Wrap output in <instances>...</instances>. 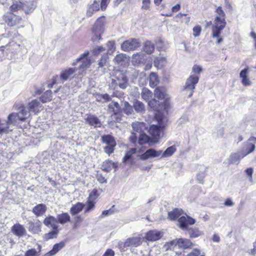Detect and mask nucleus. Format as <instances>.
I'll return each instance as SVG.
<instances>
[{"instance_id": "nucleus-1", "label": "nucleus", "mask_w": 256, "mask_h": 256, "mask_svg": "<svg viewBox=\"0 0 256 256\" xmlns=\"http://www.w3.org/2000/svg\"><path fill=\"white\" fill-rule=\"evenodd\" d=\"M16 109L20 110L18 112H12L8 115V120L5 124H0V134L12 132L14 126H16L20 122H24L30 117V114L22 104L18 106L15 104Z\"/></svg>"}, {"instance_id": "nucleus-2", "label": "nucleus", "mask_w": 256, "mask_h": 256, "mask_svg": "<svg viewBox=\"0 0 256 256\" xmlns=\"http://www.w3.org/2000/svg\"><path fill=\"white\" fill-rule=\"evenodd\" d=\"M196 220L193 218L186 216H182L178 220V222L180 228L182 230H186L188 231L190 238H196L202 234V232L198 228H188V224H194Z\"/></svg>"}, {"instance_id": "nucleus-3", "label": "nucleus", "mask_w": 256, "mask_h": 256, "mask_svg": "<svg viewBox=\"0 0 256 256\" xmlns=\"http://www.w3.org/2000/svg\"><path fill=\"white\" fill-rule=\"evenodd\" d=\"M218 16H216L214 20V24L212 26V38H218V34L226 26V22L224 18L225 13L221 6H218L216 10Z\"/></svg>"}, {"instance_id": "nucleus-4", "label": "nucleus", "mask_w": 256, "mask_h": 256, "mask_svg": "<svg viewBox=\"0 0 256 256\" xmlns=\"http://www.w3.org/2000/svg\"><path fill=\"white\" fill-rule=\"evenodd\" d=\"M128 84V78L126 74L122 71H116L112 80V86L114 89L118 86L120 89L125 90Z\"/></svg>"}, {"instance_id": "nucleus-5", "label": "nucleus", "mask_w": 256, "mask_h": 256, "mask_svg": "<svg viewBox=\"0 0 256 256\" xmlns=\"http://www.w3.org/2000/svg\"><path fill=\"white\" fill-rule=\"evenodd\" d=\"M104 17L101 16L97 19L92 28L91 40L92 42H98L101 40V36L104 29Z\"/></svg>"}, {"instance_id": "nucleus-6", "label": "nucleus", "mask_w": 256, "mask_h": 256, "mask_svg": "<svg viewBox=\"0 0 256 256\" xmlns=\"http://www.w3.org/2000/svg\"><path fill=\"white\" fill-rule=\"evenodd\" d=\"M144 238L140 234L128 238L124 243L120 244V247L123 251L130 247H138L142 244Z\"/></svg>"}, {"instance_id": "nucleus-7", "label": "nucleus", "mask_w": 256, "mask_h": 256, "mask_svg": "<svg viewBox=\"0 0 256 256\" xmlns=\"http://www.w3.org/2000/svg\"><path fill=\"white\" fill-rule=\"evenodd\" d=\"M158 121V125L152 124L150 126L148 130L150 134L153 138V142H158L160 138L161 132L165 126L163 119L159 118Z\"/></svg>"}, {"instance_id": "nucleus-8", "label": "nucleus", "mask_w": 256, "mask_h": 256, "mask_svg": "<svg viewBox=\"0 0 256 256\" xmlns=\"http://www.w3.org/2000/svg\"><path fill=\"white\" fill-rule=\"evenodd\" d=\"M3 20L8 26H14L20 24L22 18L20 16L9 12L3 16Z\"/></svg>"}, {"instance_id": "nucleus-9", "label": "nucleus", "mask_w": 256, "mask_h": 256, "mask_svg": "<svg viewBox=\"0 0 256 256\" xmlns=\"http://www.w3.org/2000/svg\"><path fill=\"white\" fill-rule=\"evenodd\" d=\"M256 138L250 136L248 140L245 142L242 145L241 152L244 156H246L254 151L256 148Z\"/></svg>"}, {"instance_id": "nucleus-10", "label": "nucleus", "mask_w": 256, "mask_h": 256, "mask_svg": "<svg viewBox=\"0 0 256 256\" xmlns=\"http://www.w3.org/2000/svg\"><path fill=\"white\" fill-rule=\"evenodd\" d=\"M140 41L136 38H130L121 44V48L124 52L134 50L140 46Z\"/></svg>"}, {"instance_id": "nucleus-11", "label": "nucleus", "mask_w": 256, "mask_h": 256, "mask_svg": "<svg viewBox=\"0 0 256 256\" xmlns=\"http://www.w3.org/2000/svg\"><path fill=\"white\" fill-rule=\"evenodd\" d=\"M88 51L84 52L76 60V62L72 63V65L75 66L78 62L82 61V64L80 66V70L82 71L86 70L91 64L90 60L88 58Z\"/></svg>"}, {"instance_id": "nucleus-12", "label": "nucleus", "mask_w": 256, "mask_h": 256, "mask_svg": "<svg viewBox=\"0 0 256 256\" xmlns=\"http://www.w3.org/2000/svg\"><path fill=\"white\" fill-rule=\"evenodd\" d=\"M199 77L198 76H190L186 80L184 90H189L190 91L188 94V97L192 96L194 90L195 88L196 84L198 82Z\"/></svg>"}, {"instance_id": "nucleus-13", "label": "nucleus", "mask_w": 256, "mask_h": 256, "mask_svg": "<svg viewBox=\"0 0 256 256\" xmlns=\"http://www.w3.org/2000/svg\"><path fill=\"white\" fill-rule=\"evenodd\" d=\"M170 244L175 248L178 247L182 249L188 248L193 245L190 240L183 238L174 240L170 242Z\"/></svg>"}, {"instance_id": "nucleus-14", "label": "nucleus", "mask_w": 256, "mask_h": 256, "mask_svg": "<svg viewBox=\"0 0 256 256\" xmlns=\"http://www.w3.org/2000/svg\"><path fill=\"white\" fill-rule=\"evenodd\" d=\"M162 154V150H156L153 148H150L146 150L145 152L140 156L141 160H146L152 158L160 156Z\"/></svg>"}, {"instance_id": "nucleus-15", "label": "nucleus", "mask_w": 256, "mask_h": 256, "mask_svg": "<svg viewBox=\"0 0 256 256\" xmlns=\"http://www.w3.org/2000/svg\"><path fill=\"white\" fill-rule=\"evenodd\" d=\"M24 107L30 112H32L36 114L41 110L42 106L38 100H34L28 103V107Z\"/></svg>"}, {"instance_id": "nucleus-16", "label": "nucleus", "mask_w": 256, "mask_h": 256, "mask_svg": "<svg viewBox=\"0 0 256 256\" xmlns=\"http://www.w3.org/2000/svg\"><path fill=\"white\" fill-rule=\"evenodd\" d=\"M43 223L47 227L51 228L52 230H58L59 226L56 218L51 216L46 217L44 220Z\"/></svg>"}, {"instance_id": "nucleus-17", "label": "nucleus", "mask_w": 256, "mask_h": 256, "mask_svg": "<svg viewBox=\"0 0 256 256\" xmlns=\"http://www.w3.org/2000/svg\"><path fill=\"white\" fill-rule=\"evenodd\" d=\"M12 232L16 236L20 238L26 236V231L23 226L20 224H14L12 228Z\"/></svg>"}, {"instance_id": "nucleus-18", "label": "nucleus", "mask_w": 256, "mask_h": 256, "mask_svg": "<svg viewBox=\"0 0 256 256\" xmlns=\"http://www.w3.org/2000/svg\"><path fill=\"white\" fill-rule=\"evenodd\" d=\"M162 234L160 232L156 230H151L146 232L145 238L148 241H156L162 236Z\"/></svg>"}, {"instance_id": "nucleus-19", "label": "nucleus", "mask_w": 256, "mask_h": 256, "mask_svg": "<svg viewBox=\"0 0 256 256\" xmlns=\"http://www.w3.org/2000/svg\"><path fill=\"white\" fill-rule=\"evenodd\" d=\"M245 156L241 152L232 153L230 156L228 158L229 164H238L240 160Z\"/></svg>"}, {"instance_id": "nucleus-20", "label": "nucleus", "mask_w": 256, "mask_h": 256, "mask_svg": "<svg viewBox=\"0 0 256 256\" xmlns=\"http://www.w3.org/2000/svg\"><path fill=\"white\" fill-rule=\"evenodd\" d=\"M28 230L31 232L38 234L41 232L42 222L39 220L28 222Z\"/></svg>"}, {"instance_id": "nucleus-21", "label": "nucleus", "mask_w": 256, "mask_h": 256, "mask_svg": "<svg viewBox=\"0 0 256 256\" xmlns=\"http://www.w3.org/2000/svg\"><path fill=\"white\" fill-rule=\"evenodd\" d=\"M76 72L75 68H68L62 71L60 74V79L62 82L67 80L70 78L72 74Z\"/></svg>"}, {"instance_id": "nucleus-22", "label": "nucleus", "mask_w": 256, "mask_h": 256, "mask_svg": "<svg viewBox=\"0 0 256 256\" xmlns=\"http://www.w3.org/2000/svg\"><path fill=\"white\" fill-rule=\"evenodd\" d=\"M128 60V58L124 54H117L114 58V60L118 65L123 66H127Z\"/></svg>"}, {"instance_id": "nucleus-23", "label": "nucleus", "mask_w": 256, "mask_h": 256, "mask_svg": "<svg viewBox=\"0 0 256 256\" xmlns=\"http://www.w3.org/2000/svg\"><path fill=\"white\" fill-rule=\"evenodd\" d=\"M46 210L47 208L44 204H40L34 206L32 210V212L38 217L44 215Z\"/></svg>"}, {"instance_id": "nucleus-24", "label": "nucleus", "mask_w": 256, "mask_h": 256, "mask_svg": "<svg viewBox=\"0 0 256 256\" xmlns=\"http://www.w3.org/2000/svg\"><path fill=\"white\" fill-rule=\"evenodd\" d=\"M248 69L245 68L240 74V77L242 78V83L244 86H249L252 84V82L248 76Z\"/></svg>"}, {"instance_id": "nucleus-25", "label": "nucleus", "mask_w": 256, "mask_h": 256, "mask_svg": "<svg viewBox=\"0 0 256 256\" xmlns=\"http://www.w3.org/2000/svg\"><path fill=\"white\" fill-rule=\"evenodd\" d=\"M117 167V163H114L110 160H106L103 162L102 166V169L103 171L109 172L112 168H116Z\"/></svg>"}, {"instance_id": "nucleus-26", "label": "nucleus", "mask_w": 256, "mask_h": 256, "mask_svg": "<svg viewBox=\"0 0 256 256\" xmlns=\"http://www.w3.org/2000/svg\"><path fill=\"white\" fill-rule=\"evenodd\" d=\"M88 124L94 127H100L102 124L98 118L94 115H88L86 118Z\"/></svg>"}, {"instance_id": "nucleus-27", "label": "nucleus", "mask_w": 256, "mask_h": 256, "mask_svg": "<svg viewBox=\"0 0 256 256\" xmlns=\"http://www.w3.org/2000/svg\"><path fill=\"white\" fill-rule=\"evenodd\" d=\"M144 60V54L140 52H137L132 55V62L134 66H137L143 62Z\"/></svg>"}, {"instance_id": "nucleus-28", "label": "nucleus", "mask_w": 256, "mask_h": 256, "mask_svg": "<svg viewBox=\"0 0 256 256\" xmlns=\"http://www.w3.org/2000/svg\"><path fill=\"white\" fill-rule=\"evenodd\" d=\"M58 223L64 224L70 221V217L68 212H62L56 216Z\"/></svg>"}, {"instance_id": "nucleus-29", "label": "nucleus", "mask_w": 256, "mask_h": 256, "mask_svg": "<svg viewBox=\"0 0 256 256\" xmlns=\"http://www.w3.org/2000/svg\"><path fill=\"white\" fill-rule=\"evenodd\" d=\"M84 204L82 202H78L72 205L70 208V213L72 216H75L80 213L84 208Z\"/></svg>"}, {"instance_id": "nucleus-30", "label": "nucleus", "mask_w": 256, "mask_h": 256, "mask_svg": "<svg viewBox=\"0 0 256 256\" xmlns=\"http://www.w3.org/2000/svg\"><path fill=\"white\" fill-rule=\"evenodd\" d=\"M65 245V243L64 242H61L60 243L55 244L52 248V249L50 250L48 252L45 254L46 256H52L54 255L59 250L62 249Z\"/></svg>"}, {"instance_id": "nucleus-31", "label": "nucleus", "mask_w": 256, "mask_h": 256, "mask_svg": "<svg viewBox=\"0 0 256 256\" xmlns=\"http://www.w3.org/2000/svg\"><path fill=\"white\" fill-rule=\"evenodd\" d=\"M108 58L107 54H104L101 57L100 59L98 62V70H101L102 72H104V70L106 69L105 66H107L108 60Z\"/></svg>"}, {"instance_id": "nucleus-32", "label": "nucleus", "mask_w": 256, "mask_h": 256, "mask_svg": "<svg viewBox=\"0 0 256 256\" xmlns=\"http://www.w3.org/2000/svg\"><path fill=\"white\" fill-rule=\"evenodd\" d=\"M100 9V6L98 2L94 0L92 4L90 5L88 8L86 12V15L90 16L92 15L94 12Z\"/></svg>"}, {"instance_id": "nucleus-33", "label": "nucleus", "mask_w": 256, "mask_h": 256, "mask_svg": "<svg viewBox=\"0 0 256 256\" xmlns=\"http://www.w3.org/2000/svg\"><path fill=\"white\" fill-rule=\"evenodd\" d=\"M133 107L136 112L138 113H143L145 110L144 104L138 100H134V101Z\"/></svg>"}, {"instance_id": "nucleus-34", "label": "nucleus", "mask_w": 256, "mask_h": 256, "mask_svg": "<svg viewBox=\"0 0 256 256\" xmlns=\"http://www.w3.org/2000/svg\"><path fill=\"white\" fill-rule=\"evenodd\" d=\"M182 209L175 208L173 210L168 212V218L172 220H176L182 215Z\"/></svg>"}, {"instance_id": "nucleus-35", "label": "nucleus", "mask_w": 256, "mask_h": 256, "mask_svg": "<svg viewBox=\"0 0 256 256\" xmlns=\"http://www.w3.org/2000/svg\"><path fill=\"white\" fill-rule=\"evenodd\" d=\"M144 51L148 54H151L154 50V44L150 40H146L144 43L143 47Z\"/></svg>"}, {"instance_id": "nucleus-36", "label": "nucleus", "mask_w": 256, "mask_h": 256, "mask_svg": "<svg viewBox=\"0 0 256 256\" xmlns=\"http://www.w3.org/2000/svg\"><path fill=\"white\" fill-rule=\"evenodd\" d=\"M148 105L154 111H159L160 110V103L159 100L154 98L148 101Z\"/></svg>"}, {"instance_id": "nucleus-37", "label": "nucleus", "mask_w": 256, "mask_h": 256, "mask_svg": "<svg viewBox=\"0 0 256 256\" xmlns=\"http://www.w3.org/2000/svg\"><path fill=\"white\" fill-rule=\"evenodd\" d=\"M152 92L148 88H144L141 92L142 98L146 102L150 101L149 100L152 98Z\"/></svg>"}, {"instance_id": "nucleus-38", "label": "nucleus", "mask_w": 256, "mask_h": 256, "mask_svg": "<svg viewBox=\"0 0 256 256\" xmlns=\"http://www.w3.org/2000/svg\"><path fill=\"white\" fill-rule=\"evenodd\" d=\"M103 143L107 145L116 146V142L113 136L110 135H105L102 137Z\"/></svg>"}, {"instance_id": "nucleus-39", "label": "nucleus", "mask_w": 256, "mask_h": 256, "mask_svg": "<svg viewBox=\"0 0 256 256\" xmlns=\"http://www.w3.org/2000/svg\"><path fill=\"white\" fill-rule=\"evenodd\" d=\"M108 110L110 112H113L115 115L120 112V106L117 102H112L108 105Z\"/></svg>"}, {"instance_id": "nucleus-40", "label": "nucleus", "mask_w": 256, "mask_h": 256, "mask_svg": "<svg viewBox=\"0 0 256 256\" xmlns=\"http://www.w3.org/2000/svg\"><path fill=\"white\" fill-rule=\"evenodd\" d=\"M108 110L110 112H113L115 115L120 112V106L117 102H112L108 105Z\"/></svg>"}, {"instance_id": "nucleus-41", "label": "nucleus", "mask_w": 256, "mask_h": 256, "mask_svg": "<svg viewBox=\"0 0 256 256\" xmlns=\"http://www.w3.org/2000/svg\"><path fill=\"white\" fill-rule=\"evenodd\" d=\"M154 95L155 98L159 100L164 99L166 96V94L164 89L160 87L155 89L154 91Z\"/></svg>"}, {"instance_id": "nucleus-42", "label": "nucleus", "mask_w": 256, "mask_h": 256, "mask_svg": "<svg viewBox=\"0 0 256 256\" xmlns=\"http://www.w3.org/2000/svg\"><path fill=\"white\" fill-rule=\"evenodd\" d=\"M158 82L159 80L156 74L154 72H152L150 75V86L152 88H154Z\"/></svg>"}, {"instance_id": "nucleus-43", "label": "nucleus", "mask_w": 256, "mask_h": 256, "mask_svg": "<svg viewBox=\"0 0 256 256\" xmlns=\"http://www.w3.org/2000/svg\"><path fill=\"white\" fill-rule=\"evenodd\" d=\"M176 150L174 145L169 146L166 150L162 154V158H167L171 156Z\"/></svg>"}, {"instance_id": "nucleus-44", "label": "nucleus", "mask_w": 256, "mask_h": 256, "mask_svg": "<svg viewBox=\"0 0 256 256\" xmlns=\"http://www.w3.org/2000/svg\"><path fill=\"white\" fill-rule=\"evenodd\" d=\"M40 99L43 103L50 101L52 100V91L46 90L42 95Z\"/></svg>"}, {"instance_id": "nucleus-45", "label": "nucleus", "mask_w": 256, "mask_h": 256, "mask_svg": "<svg viewBox=\"0 0 256 256\" xmlns=\"http://www.w3.org/2000/svg\"><path fill=\"white\" fill-rule=\"evenodd\" d=\"M106 45L108 48V50L106 54H107L108 55V54H112L116 50L114 41L110 40L107 42Z\"/></svg>"}, {"instance_id": "nucleus-46", "label": "nucleus", "mask_w": 256, "mask_h": 256, "mask_svg": "<svg viewBox=\"0 0 256 256\" xmlns=\"http://www.w3.org/2000/svg\"><path fill=\"white\" fill-rule=\"evenodd\" d=\"M150 140V138L144 134H140L138 136V143L140 145L148 143Z\"/></svg>"}, {"instance_id": "nucleus-47", "label": "nucleus", "mask_w": 256, "mask_h": 256, "mask_svg": "<svg viewBox=\"0 0 256 256\" xmlns=\"http://www.w3.org/2000/svg\"><path fill=\"white\" fill-rule=\"evenodd\" d=\"M132 126L134 131L140 134L142 130L144 124L139 122H136L132 123Z\"/></svg>"}, {"instance_id": "nucleus-48", "label": "nucleus", "mask_w": 256, "mask_h": 256, "mask_svg": "<svg viewBox=\"0 0 256 256\" xmlns=\"http://www.w3.org/2000/svg\"><path fill=\"white\" fill-rule=\"evenodd\" d=\"M58 232V230H52L51 232L46 234L44 236V238L48 240L54 238H55Z\"/></svg>"}, {"instance_id": "nucleus-49", "label": "nucleus", "mask_w": 256, "mask_h": 256, "mask_svg": "<svg viewBox=\"0 0 256 256\" xmlns=\"http://www.w3.org/2000/svg\"><path fill=\"white\" fill-rule=\"evenodd\" d=\"M105 50V48L102 46H96L93 48L92 53L94 56H97L104 52Z\"/></svg>"}, {"instance_id": "nucleus-50", "label": "nucleus", "mask_w": 256, "mask_h": 256, "mask_svg": "<svg viewBox=\"0 0 256 256\" xmlns=\"http://www.w3.org/2000/svg\"><path fill=\"white\" fill-rule=\"evenodd\" d=\"M96 176L97 180L100 183L105 184L107 182L106 178L100 172H97Z\"/></svg>"}, {"instance_id": "nucleus-51", "label": "nucleus", "mask_w": 256, "mask_h": 256, "mask_svg": "<svg viewBox=\"0 0 256 256\" xmlns=\"http://www.w3.org/2000/svg\"><path fill=\"white\" fill-rule=\"evenodd\" d=\"M95 206V202L92 200H88L86 202V207L85 209L84 212H88L92 210Z\"/></svg>"}, {"instance_id": "nucleus-52", "label": "nucleus", "mask_w": 256, "mask_h": 256, "mask_svg": "<svg viewBox=\"0 0 256 256\" xmlns=\"http://www.w3.org/2000/svg\"><path fill=\"white\" fill-rule=\"evenodd\" d=\"M124 111L127 114H131L132 112V106L128 102H124Z\"/></svg>"}, {"instance_id": "nucleus-53", "label": "nucleus", "mask_w": 256, "mask_h": 256, "mask_svg": "<svg viewBox=\"0 0 256 256\" xmlns=\"http://www.w3.org/2000/svg\"><path fill=\"white\" fill-rule=\"evenodd\" d=\"M98 196V190L96 189H94L90 194L88 200L94 201Z\"/></svg>"}, {"instance_id": "nucleus-54", "label": "nucleus", "mask_w": 256, "mask_h": 256, "mask_svg": "<svg viewBox=\"0 0 256 256\" xmlns=\"http://www.w3.org/2000/svg\"><path fill=\"white\" fill-rule=\"evenodd\" d=\"M115 146H116L107 145L104 148V152L110 156L114 152Z\"/></svg>"}, {"instance_id": "nucleus-55", "label": "nucleus", "mask_w": 256, "mask_h": 256, "mask_svg": "<svg viewBox=\"0 0 256 256\" xmlns=\"http://www.w3.org/2000/svg\"><path fill=\"white\" fill-rule=\"evenodd\" d=\"M202 68L200 66L195 64L193 66L192 68V72L196 74H200L202 72Z\"/></svg>"}, {"instance_id": "nucleus-56", "label": "nucleus", "mask_w": 256, "mask_h": 256, "mask_svg": "<svg viewBox=\"0 0 256 256\" xmlns=\"http://www.w3.org/2000/svg\"><path fill=\"white\" fill-rule=\"evenodd\" d=\"M206 176L205 172H200L197 174V180L200 184H203L204 178Z\"/></svg>"}, {"instance_id": "nucleus-57", "label": "nucleus", "mask_w": 256, "mask_h": 256, "mask_svg": "<svg viewBox=\"0 0 256 256\" xmlns=\"http://www.w3.org/2000/svg\"><path fill=\"white\" fill-rule=\"evenodd\" d=\"M38 254L36 250L34 248H32L28 250L25 256H36Z\"/></svg>"}, {"instance_id": "nucleus-58", "label": "nucleus", "mask_w": 256, "mask_h": 256, "mask_svg": "<svg viewBox=\"0 0 256 256\" xmlns=\"http://www.w3.org/2000/svg\"><path fill=\"white\" fill-rule=\"evenodd\" d=\"M201 28L200 26H196L193 28L194 36L195 37L198 36L201 32Z\"/></svg>"}, {"instance_id": "nucleus-59", "label": "nucleus", "mask_w": 256, "mask_h": 256, "mask_svg": "<svg viewBox=\"0 0 256 256\" xmlns=\"http://www.w3.org/2000/svg\"><path fill=\"white\" fill-rule=\"evenodd\" d=\"M245 172L246 174L248 176V180L250 182H252V175L253 174V169L251 168H247Z\"/></svg>"}, {"instance_id": "nucleus-60", "label": "nucleus", "mask_w": 256, "mask_h": 256, "mask_svg": "<svg viewBox=\"0 0 256 256\" xmlns=\"http://www.w3.org/2000/svg\"><path fill=\"white\" fill-rule=\"evenodd\" d=\"M200 254V250L198 249H194L192 252L187 254L186 256H198Z\"/></svg>"}, {"instance_id": "nucleus-61", "label": "nucleus", "mask_w": 256, "mask_h": 256, "mask_svg": "<svg viewBox=\"0 0 256 256\" xmlns=\"http://www.w3.org/2000/svg\"><path fill=\"white\" fill-rule=\"evenodd\" d=\"M150 4V0H142V8L148 10Z\"/></svg>"}, {"instance_id": "nucleus-62", "label": "nucleus", "mask_w": 256, "mask_h": 256, "mask_svg": "<svg viewBox=\"0 0 256 256\" xmlns=\"http://www.w3.org/2000/svg\"><path fill=\"white\" fill-rule=\"evenodd\" d=\"M112 214V210L111 209H109V210H105L102 212L100 217L102 218H103L104 217L106 216H108Z\"/></svg>"}, {"instance_id": "nucleus-63", "label": "nucleus", "mask_w": 256, "mask_h": 256, "mask_svg": "<svg viewBox=\"0 0 256 256\" xmlns=\"http://www.w3.org/2000/svg\"><path fill=\"white\" fill-rule=\"evenodd\" d=\"M102 102H110L111 100L110 96L107 94H102Z\"/></svg>"}, {"instance_id": "nucleus-64", "label": "nucleus", "mask_w": 256, "mask_h": 256, "mask_svg": "<svg viewBox=\"0 0 256 256\" xmlns=\"http://www.w3.org/2000/svg\"><path fill=\"white\" fill-rule=\"evenodd\" d=\"M114 252L112 249H108L102 256H114Z\"/></svg>"}]
</instances>
